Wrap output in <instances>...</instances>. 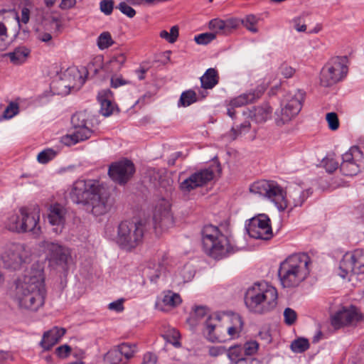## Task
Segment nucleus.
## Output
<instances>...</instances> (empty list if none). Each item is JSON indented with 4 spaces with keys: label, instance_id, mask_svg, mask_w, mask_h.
I'll return each mask as SVG.
<instances>
[{
    "label": "nucleus",
    "instance_id": "nucleus-1",
    "mask_svg": "<svg viewBox=\"0 0 364 364\" xmlns=\"http://www.w3.org/2000/svg\"><path fill=\"white\" fill-rule=\"evenodd\" d=\"M46 294L44 264L37 262L17 281L14 299L20 309L37 311L44 305Z\"/></svg>",
    "mask_w": 364,
    "mask_h": 364
},
{
    "label": "nucleus",
    "instance_id": "nucleus-2",
    "mask_svg": "<svg viewBox=\"0 0 364 364\" xmlns=\"http://www.w3.org/2000/svg\"><path fill=\"white\" fill-rule=\"evenodd\" d=\"M70 194L75 203L86 205L96 216L107 213L112 205L108 190L98 181L77 180Z\"/></svg>",
    "mask_w": 364,
    "mask_h": 364
},
{
    "label": "nucleus",
    "instance_id": "nucleus-3",
    "mask_svg": "<svg viewBox=\"0 0 364 364\" xmlns=\"http://www.w3.org/2000/svg\"><path fill=\"white\" fill-rule=\"evenodd\" d=\"M311 259L306 253H296L282 261L278 269V277L284 288H294L309 275Z\"/></svg>",
    "mask_w": 364,
    "mask_h": 364
},
{
    "label": "nucleus",
    "instance_id": "nucleus-4",
    "mask_svg": "<svg viewBox=\"0 0 364 364\" xmlns=\"http://www.w3.org/2000/svg\"><path fill=\"white\" fill-rule=\"evenodd\" d=\"M245 304L254 314H264L273 311L278 304L277 289L267 282H257L245 294Z\"/></svg>",
    "mask_w": 364,
    "mask_h": 364
},
{
    "label": "nucleus",
    "instance_id": "nucleus-5",
    "mask_svg": "<svg viewBox=\"0 0 364 364\" xmlns=\"http://www.w3.org/2000/svg\"><path fill=\"white\" fill-rule=\"evenodd\" d=\"M145 232V225L141 222L129 220L122 221L116 228L111 230H106V234L122 250L131 252L141 244Z\"/></svg>",
    "mask_w": 364,
    "mask_h": 364
},
{
    "label": "nucleus",
    "instance_id": "nucleus-6",
    "mask_svg": "<svg viewBox=\"0 0 364 364\" xmlns=\"http://www.w3.org/2000/svg\"><path fill=\"white\" fill-rule=\"evenodd\" d=\"M201 235L203 249L208 256L220 259L234 252L229 237L223 235L218 227L205 225Z\"/></svg>",
    "mask_w": 364,
    "mask_h": 364
},
{
    "label": "nucleus",
    "instance_id": "nucleus-7",
    "mask_svg": "<svg viewBox=\"0 0 364 364\" xmlns=\"http://www.w3.org/2000/svg\"><path fill=\"white\" fill-rule=\"evenodd\" d=\"M231 325L225 328L221 324V317L217 314H210L205 320L203 334L210 342H223L224 332L227 331L230 339L238 338L243 328L242 318L235 314L230 318Z\"/></svg>",
    "mask_w": 364,
    "mask_h": 364
},
{
    "label": "nucleus",
    "instance_id": "nucleus-8",
    "mask_svg": "<svg viewBox=\"0 0 364 364\" xmlns=\"http://www.w3.org/2000/svg\"><path fill=\"white\" fill-rule=\"evenodd\" d=\"M39 221V210L22 207L9 213L4 221V225L5 228L11 232H31L38 235L41 232Z\"/></svg>",
    "mask_w": 364,
    "mask_h": 364
},
{
    "label": "nucleus",
    "instance_id": "nucleus-9",
    "mask_svg": "<svg viewBox=\"0 0 364 364\" xmlns=\"http://www.w3.org/2000/svg\"><path fill=\"white\" fill-rule=\"evenodd\" d=\"M32 251L24 243L9 242L0 247V262L3 267L11 270H18L31 262Z\"/></svg>",
    "mask_w": 364,
    "mask_h": 364
},
{
    "label": "nucleus",
    "instance_id": "nucleus-10",
    "mask_svg": "<svg viewBox=\"0 0 364 364\" xmlns=\"http://www.w3.org/2000/svg\"><path fill=\"white\" fill-rule=\"evenodd\" d=\"M250 192L263 196L272 201L279 210L286 209L290 203L287 198V193L273 181L260 180L250 186Z\"/></svg>",
    "mask_w": 364,
    "mask_h": 364
},
{
    "label": "nucleus",
    "instance_id": "nucleus-11",
    "mask_svg": "<svg viewBox=\"0 0 364 364\" xmlns=\"http://www.w3.org/2000/svg\"><path fill=\"white\" fill-rule=\"evenodd\" d=\"M304 100V92L300 90L289 93L281 107L274 112V122L277 127H283L291 122L299 113Z\"/></svg>",
    "mask_w": 364,
    "mask_h": 364
},
{
    "label": "nucleus",
    "instance_id": "nucleus-12",
    "mask_svg": "<svg viewBox=\"0 0 364 364\" xmlns=\"http://www.w3.org/2000/svg\"><path fill=\"white\" fill-rule=\"evenodd\" d=\"M346 63V57H335L331 59L321 71V84L324 87H329L342 80L348 73Z\"/></svg>",
    "mask_w": 364,
    "mask_h": 364
},
{
    "label": "nucleus",
    "instance_id": "nucleus-13",
    "mask_svg": "<svg viewBox=\"0 0 364 364\" xmlns=\"http://www.w3.org/2000/svg\"><path fill=\"white\" fill-rule=\"evenodd\" d=\"M362 273H364V250L346 253L340 262L338 274L344 279L352 274Z\"/></svg>",
    "mask_w": 364,
    "mask_h": 364
},
{
    "label": "nucleus",
    "instance_id": "nucleus-14",
    "mask_svg": "<svg viewBox=\"0 0 364 364\" xmlns=\"http://www.w3.org/2000/svg\"><path fill=\"white\" fill-rule=\"evenodd\" d=\"M246 229L252 238L267 240L273 236L270 219L264 214L252 218Z\"/></svg>",
    "mask_w": 364,
    "mask_h": 364
},
{
    "label": "nucleus",
    "instance_id": "nucleus-15",
    "mask_svg": "<svg viewBox=\"0 0 364 364\" xmlns=\"http://www.w3.org/2000/svg\"><path fill=\"white\" fill-rule=\"evenodd\" d=\"M343 161L340 170L346 176H355L360 171V163L363 159V154L358 146H352L342 156Z\"/></svg>",
    "mask_w": 364,
    "mask_h": 364
},
{
    "label": "nucleus",
    "instance_id": "nucleus-16",
    "mask_svg": "<svg viewBox=\"0 0 364 364\" xmlns=\"http://www.w3.org/2000/svg\"><path fill=\"white\" fill-rule=\"evenodd\" d=\"M135 172L134 164L124 159L110 164L108 170L109 177L116 183L124 185L132 177Z\"/></svg>",
    "mask_w": 364,
    "mask_h": 364
},
{
    "label": "nucleus",
    "instance_id": "nucleus-17",
    "mask_svg": "<svg viewBox=\"0 0 364 364\" xmlns=\"http://www.w3.org/2000/svg\"><path fill=\"white\" fill-rule=\"evenodd\" d=\"M153 219L156 229L165 230L173 226V218L171 213V205L168 200L164 198L158 200Z\"/></svg>",
    "mask_w": 364,
    "mask_h": 364
},
{
    "label": "nucleus",
    "instance_id": "nucleus-18",
    "mask_svg": "<svg viewBox=\"0 0 364 364\" xmlns=\"http://www.w3.org/2000/svg\"><path fill=\"white\" fill-rule=\"evenodd\" d=\"M214 172L210 168H205L192 173L179 184V188L183 193H189L193 190L202 187L213 180Z\"/></svg>",
    "mask_w": 364,
    "mask_h": 364
},
{
    "label": "nucleus",
    "instance_id": "nucleus-19",
    "mask_svg": "<svg viewBox=\"0 0 364 364\" xmlns=\"http://www.w3.org/2000/svg\"><path fill=\"white\" fill-rule=\"evenodd\" d=\"M360 319V315L354 306L342 307L331 316V325L336 329L354 325Z\"/></svg>",
    "mask_w": 364,
    "mask_h": 364
},
{
    "label": "nucleus",
    "instance_id": "nucleus-20",
    "mask_svg": "<svg viewBox=\"0 0 364 364\" xmlns=\"http://www.w3.org/2000/svg\"><path fill=\"white\" fill-rule=\"evenodd\" d=\"M41 247L48 252L50 259L58 265H66L70 259V250L58 243L43 241Z\"/></svg>",
    "mask_w": 364,
    "mask_h": 364
},
{
    "label": "nucleus",
    "instance_id": "nucleus-21",
    "mask_svg": "<svg viewBox=\"0 0 364 364\" xmlns=\"http://www.w3.org/2000/svg\"><path fill=\"white\" fill-rule=\"evenodd\" d=\"M92 133V127L74 128L72 133L63 136L60 141L64 145L70 146L90 139Z\"/></svg>",
    "mask_w": 364,
    "mask_h": 364
},
{
    "label": "nucleus",
    "instance_id": "nucleus-22",
    "mask_svg": "<svg viewBox=\"0 0 364 364\" xmlns=\"http://www.w3.org/2000/svg\"><path fill=\"white\" fill-rule=\"evenodd\" d=\"M64 75L65 78L59 82V85L68 88V90L61 91L62 94H68L72 90H77L85 82V80L77 70H68Z\"/></svg>",
    "mask_w": 364,
    "mask_h": 364
},
{
    "label": "nucleus",
    "instance_id": "nucleus-23",
    "mask_svg": "<svg viewBox=\"0 0 364 364\" xmlns=\"http://www.w3.org/2000/svg\"><path fill=\"white\" fill-rule=\"evenodd\" d=\"M36 20L44 25H50L55 32H60L62 21L57 13L50 11V9H41L37 10Z\"/></svg>",
    "mask_w": 364,
    "mask_h": 364
},
{
    "label": "nucleus",
    "instance_id": "nucleus-24",
    "mask_svg": "<svg viewBox=\"0 0 364 364\" xmlns=\"http://www.w3.org/2000/svg\"><path fill=\"white\" fill-rule=\"evenodd\" d=\"M67 215V209L63 205L55 203L48 208V219L52 225L62 228L65 223Z\"/></svg>",
    "mask_w": 364,
    "mask_h": 364
},
{
    "label": "nucleus",
    "instance_id": "nucleus-25",
    "mask_svg": "<svg viewBox=\"0 0 364 364\" xmlns=\"http://www.w3.org/2000/svg\"><path fill=\"white\" fill-rule=\"evenodd\" d=\"M63 328L53 327L50 331L44 333L41 346L44 350L50 349L55 345L65 333Z\"/></svg>",
    "mask_w": 364,
    "mask_h": 364
},
{
    "label": "nucleus",
    "instance_id": "nucleus-26",
    "mask_svg": "<svg viewBox=\"0 0 364 364\" xmlns=\"http://www.w3.org/2000/svg\"><path fill=\"white\" fill-rule=\"evenodd\" d=\"M97 99L100 104L102 114L105 117L111 115L115 108L112 92L109 90H103L98 93Z\"/></svg>",
    "mask_w": 364,
    "mask_h": 364
},
{
    "label": "nucleus",
    "instance_id": "nucleus-27",
    "mask_svg": "<svg viewBox=\"0 0 364 364\" xmlns=\"http://www.w3.org/2000/svg\"><path fill=\"white\" fill-rule=\"evenodd\" d=\"M265 87L257 88L255 90L242 94L232 99L230 105L235 107L244 106L248 103L253 102L256 99L259 98L264 92Z\"/></svg>",
    "mask_w": 364,
    "mask_h": 364
},
{
    "label": "nucleus",
    "instance_id": "nucleus-28",
    "mask_svg": "<svg viewBox=\"0 0 364 364\" xmlns=\"http://www.w3.org/2000/svg\"><path fill=\"white\" fill-rule=\"evenodd\" d=\"M272 107L267 103L255 107L250 111V117L256 123H264L271 117Z\"/></svg>",
    "mask_w": 364,
    "mask_h": 364
},
{
    "label": "nucleus",
    "instance_id": "nucleus-29",
    "mask_svg": "<svg viewBox=\"0 0 364 364\" xmlns=\"http://www.w3.org/2000/svg\"><path fill=\"white\" fill-rule=\"evenodd\" d=\"M31 54V50L24 46H18L12 52L6 53L5 55L7 56L11 63L16 65H19L24 63Z\"/></svg>",
    "mask_w": 364,
    "mask_h": 364
},
{
    "label": "nucleus",
    "instance_id": "nucleus-30",
    "mask_svg": "<svg viewBox=\"0 0 364 364\" xmlns=\"http://www.w3.org/2000/svg\"><path fill=\"white\" fill-rule=\"evenodd\" d=\"M311 193L309 189L303 190L299 186H290L288 191L294 207L301 206Z\"/></svg>",
    "mask_w": 364,
    "mask_h": 364
},
{
    "label": "nucleus",
    "instance_id": "nucleus-31",
    "mask_svg": "<svg viewBox=\"0 0 364 364\" xmlns=\"http://www.w3.org/2000/svg\"><path fill=\"white\" fill-rule=\"evenodd\" d=\"M218 80L219 75L215 68L208 69L200 77L201 86L204 89H212L218 83Z\"/></svg>",
    "mask_w": 364,
    "mask_h": 364
},
{
    "label": "nucleus",
    "instance_id": "nucleus-32",
    "mask_svg": "<svg viewBox=\"0 0 364 364\" xmlns=\"http://www.w3.org/2000/svg\"><path fill=\"white\" fill-rule=\"evenodd\" d=\"M89 119L90 114L86 111L75 113L71 117L73 129L92 127V123Z\"/></svg>",
    "mask_w": 364,
    "mask_h": 364
},
{
    "label": "nucleus",
    "instance_id": "nucleus-33",
    "mask_svg": "<svg viewBox=\"0 0 364 364\" xmlns=\"http://www.w3.org/2000/svg\"><path fill=\"white\" fill-rule=\"evenodd\" d=\"M182 300L178 294L172 291H166L163 293L161 303L166 307L173 308L178 306Z\"/></svg>",
    "mask_w": 364,
    "mask_h": 364
},
{
    "label": "nucleus",
    "instance_id": "nucleus-34",
    "mask_svg": "<svg viewBox=\"0 0 364 364\" xmlns=\"http://www.w3.org/2000/svg\"><path fill=\"white\" fill-rule=\"evenodd\" d=\"M102 364H126V361L122 360L118 349L114 347L103 355Z\"/></svg>",
    "mask_w": 364,
    "mask_h": 364
},
{
    "label": "nucleus",
    "instance_id": "nucleus-35",
    "mask_svg": "<svg viewBox=\"0 0 364 364\" xmlns=\"http://www.w3.org/2000/svg\"><path fill=\"white\" fill-rule=\"evenodd\" d=\"M120 353L122 360L127 361L132 358L136 352V346L128 343H123L117 346H115Z\"/></svg>",
    "mask_w": 364,
    "mask_h": 364
},
{
    "label": "nucleus",
    "instance_id": "nucleus-36",
    "mask_svg": "<svg viewBox=\"0 0 364 364\" xmlns=\"http://www.w3.org/2000/svg\"><path fill=\"white\" fill-rule=\"evenodd\" d=\"M227 355L228 358L232 363H238L240 360H245L244 358V352L243 348L240 346H234L229 348L228 350H226Z\"/></svg>",
    "mask_w": 364,
    "mask_h": 364
},
{
    "label": "nucleus",
    "instance_id": "nucleus-37",
    "mask_svg": "<svg viewBox=\"0 0 364 364\" xmlns=\"http://www.w3.org/2000/svg\"><path fill=\"white\" fill-rule=\"evenodd\" d=\"M197 101L196 93L191 90L182 92L179 101L178 107H188Z\"/></svg>",
    "mask_w": 364,
    "mask_h": 364
},
{
    "label": "nucleus",
    "instance_id": "nucleus-38",
    "mask_svg": "<svg viewBox=\"0 0 364 364\" xmlns=\"http://www.w3.org/2000/svg\"><path fill=\"white\" fill-rule=\"evenodd\" d=\"M309 342L308 339L299 338L292 341L291 343V349L294 353H302L309 348Z\"/></svg>",
    "mask_w": 364,
    "mask_h": 364
},
{
    "label": "nucleus",
    "instance_id": "nucleus-39",
    "mask_svg": "<svg viewBox=\"0 0 364 364\" xmlns=\"http://www.w3.org/2000/svg\"><path fill=\"white\" fill-rule=\"evenodd\" d=\"M114 43V41L109 32H103L97 38V46L100 50L109 48Z\"/></svg>",
    "mask_w": 364,
    "mask_h": 364
},
{
    "label": "nucleus",
    "instance_id": "nucleus-40",
    "mask_svg": "<svg viewBox=\"0 0 364 364\" xmlns=\"http://www.w3.org/2000/svg\"><path fill=\"white\" fill-rule=\"evenodd\" d=\"M258 23V18L255 15L250 14L246 16L242 20V25L252 33H257L258 29L257 28V24Z\"/></svg>",
    "mask_w": 364,
    "mask_h": 364
},
{
    "label": "nucleus",
    "instance_id": "nucleus-41",
    "mask_svg": "<svg viewBox=\"0 0 364 364\" xmlns=\"http://www.w3.org/2000/svg\"><path fill=\"white\" fill-rule=\"evenodd\" d=\"M159 36L161 38L165 39L168 43H173L176 41L178 37V27L177 26H172L169 33L166 30H163L160 32Z\"/></svg>",
    "mask_w": 364,
    "mask_h": 364
},
{
    "label": "nucleus",
    "instance_id": "nucleus-42",
    "mask_svg": "<svg viewBox=\"0 0 364 364\" xmlns=\"http://www.w3.org/2000/svg\"><path fill=\"white\" fill-rule=\"evenodd\" d=\"M250 124L249 122H245L237 128L232 127L228 136L231 140L235 139L240 135L247 132L250 129Z\"/></svg>",
    "mask_w": 364,
    "mask_h": 364
},
{
    "label": "nucleus",
    "instance_id": "nucleus-43",
    "mask_svg": "<svg viewBox=\"0 0 364 364\" xmlns=\"http://www.w3.org/2000/svg\"><path fill=\"white\" fill-rule=\"evenodd\" d=\"M57 152L52 149H47L41 151L37 156L38 161L41 164H46L55 157Z\"/></svg>",
    "mask_w": 364,
    "mask_h": 364
},
{
    "label": "nucleus",
    "instance_id": "nucleus-44",
    "mask_svg": "<svg viewBox=\"0 0 364 364\" xmlns=\"http://www.w3.org/2000/svg\"><path fill=\"white\" fill-rule=\"evenodd\" d=\"M166 341L173 346L178 347L180 346L178 339L180 338V333L175 328L169 329L164 336Z\"/></svg>",
    "mask_w": 364,
    "mask_h": 364
},
{
    "label": "nucleus",
    "instance_id": "nucleus-45",
    "mask_svg": "<svg viewBox=\"0 0 364 364\" xmlns=\"http://www.w3.org/2000/svg\"><path fill=\"white\" fill-rule=\"evenodd\" d=\"M214 33H204L195 36L194 40L199 45H206L215 38Z\"/></svg>",
    "mask_w": 364,
    "mask_h": 364
},
{
    "label": "nucleus",
    "instance_id": "nucleus-46",
    "mask_svg": "<svg viewBox=\"0 0 364 364\" xmlns=\"http://www.w3.org/2000/svg\"><path fill=\"white\" fill-rule=\"evenodd\" d=\"M284 318L287 325L291 326L297 319V314L294 309L286 308L284 311Z\"/></svg>",
    "mask_w": 364,
    "mask_h": 364
},
{
    "label": "nucleus",
    "instance_id": "nucleus-47",
    "mask_svg": "<svg viewBox=\"0 0 364 364\" xmlns=\"http://www.w3.org/2000/svg\"><path fill=\"white\" fill-rule=\"evenodd\" d=\"M209 28L215 33L220 31L225 33V21L219 18L213 19L209 22Z\"/></svg>",
    "mask_w": 364,
    "mask_h": 364
},
{
    "label": "nucleus",
    "instance_id": "nucleus-48",
    "mask_svg": "<svg viewBox=\"0 0 364 364\" xmlns=\"http://www.w3.org/2000/svg\"><path fill=\"white\" fill-rule=\"evenodd\" d=\"M326 119L330 129L335 131L339 127V120L335 112H329L326 114Z\"/></svg>",
    "mask_w": 364,
    "mask_h": 364
},
{
    "label": "nucleus",
    "instance_id": "nucleus-49",
    "mask_svg": "<svg viewBox=\"0 0 364 364\" xmlns=\"http://www.w3.org/2000/svg\"><path fill=\"white\" fill-rule=\"evenodd\" d=\"M243 352L244 354L247 355H252L257 353L259 348V344L257 341H250L246 342L244 345Z\"/></svg>",
    "mask_w": 364,
    "mask_h": 364
},
{
    "label": "nucleus",
    "instance_id": "nucleus-50",
    "mask_svg": "<svg viewBox=\"0 0 364 364\" xmlns=\"http://www.w3.org/2000/svg\"><path fill=\"white\" fill-rule=\"evenodd\" d=\"M117 9H118L123 14L129 18H133L136 14L135 10L128 4V2L123 1L119 3L117 6Z\"/></svg>",
    "mask_w": 364,
    "mask_h": 364
},
{
    "label": "nucleus",
    "instance_id": "nucleus-51",
    "mask_svg": "<svg viewBox=\"0 0 364 364\" xmlns=\"http://www.w3.org/2000/svg\"><path fill=\"white\" fill-rule=\"evenodd\" d=\"M323 166L328 173H333L338 168V162L333 158H326L323 161Z\"/></svg>",
    "mask_w": 364,
    "mask_h": 364
},
{
    "label": "nucleus",
    "instance_id": "nucleus-52",
    "mask_svg": "<svg viewBox=\"0 0 364 364\" xmlns=\"http://www.w3.org/2000/svg\"><path fill=\"white\" fill-rule=\"evenodd\" d=\"M127 58L124 54L119 53L116 55H114L111 60L110 63L113 67H116L117 69H120L121 67L126 62Z\"/></svg>",
    "mask_w": 364,
    "mask_h": 364
},
{
    "label": "nucleus",
    "instance_id": "nucleus-53",
    "mask_svg": "<svg viewBox=\"0 0 364 364\" xmlns=\"http://www.w3.org/2000/svg\"><path fill=\"white\" fill-rule=\"evenodd\" d=\"M129 84H130V81L124 79L122 75H114L111 78V86L114 88Z\"/></svg>",
    "mask_w": 364,
    "mask_h": 364
},
{
    "label": "nucleus",
    "instance_id": "nucleus-54",
    "mask_svg": "<svg viewBox=\"0 0 364 364\" xmlns=\"http://www.w3.org/2000/svg\"><path fill=\"white\" fill-rule=\"evenodd\" d=\"M100 7L102 13L109 15L114 8V1L112 0H102L100 4Z\"/></svg>",
    "mask_w": 364,
    "mask_h": 364
},
{
    "label": "nucleus",
    "instance_id": "nucleus-55",
    "mask_svg": "<svg viewBox=\"0 0 364 364\" xmlns=\"http://www.w3.org/2000/svg\"><path fill=\"white\" fill-rule=\"evenodd\" d=\"M18 109V107L15 103H11L6 108V109L4 112L3 117L4 119H11L13 117L15 114H17Z\"/></svg>",
    "mask_w": 364,
    "mask_h": 364
},
{
    "label": "nucleus",
    "instance_id": "nucleus-56",
    "mask_svg": "<svg viewBox=\"0 0 364 364\" xmlns=\"http://www.w3.org/2000/svg\"><path fill=\"white\" fill-rule=\"evenodd\" d=\"M149 172V176L151 177V180L153 181L154 183L159 182V184L162 183V175L165 172L164 170L152 168L150 169Z\"/></svg>",
    "mask_w": 364,
    "mask_h": 364
},
{
    "label": "nucleus",
    "instance_id": "nucleus-57",
    "mask_svg": "<svg viewBox=\"0 0 364 364\" xmlns=\"http://www.w3.org/2000/svg\"><path fill=\"white\" fill-rule=\"evenodd\" d=\"M30 18V11L28 8L23 7L21 11V17L16 14V19L18 21V23H23L26 24L29 21Z\"/></svg>",
    "mask_w": 364,
    "mask_h": 364
},
{
    "label": "nucleus",
    "instance_id": "nucleus-58",
    "mask_svg": "<svg viewBox=\"0 0 364 364\" xmlns=\"http://www.w3.org/2000/svg\"><path fill=\"white\" fill-rule=\"evenodd\" d=\"M226 353V348L224 346H210L208 347V355L216 358Z\"/></svg>",
    "mask_w": 364,
    "mask_h": 364
},
{
    "label": "nucleus",
    "instance_id": "nucleus-59",
    "mask_svg": "<svg viewBox=\"0 0 364 364\" xmlns=\"http://www.w3.org/2000/svg\"><path fill=\"white\" fill-rule=\"evenodd\" d=\"M124 301L123 299H119L117 301H114L108 305V309L111 311H114L116 312H122L124 310Z\"/></svg>",
    "mask_w": 364,
    "mask_h": 364
},
{
    "label": "nucleus",
    "instance_id": "nucleus-60",
    "mask_svg": "<svg viewBox=\"0 0 364 364\" xmlns=\"http://www.w3.org/2000/svg\"><path fill=\"white\" fill-rule=\"evenodd\" d=\"M280 72L284 77L289 78L294 75L295 70L287 64H282L279 68Z\"/></svg>",
    "mask_w": 364,
    "mask_h": 364
},
{
    "label": "nucleus",
    "instance_id": "nucleus-61",
    "mask_svg": "<svg viewBox=\"0 0 364 364\" xmlns=\"http://www.w3.org/2000/svg\"><path fill=\"white\" fill-rule=\"evenodd\" d=\"M71 351V348L68 345H63L58 347L55 350L57 355L60 358L67 357Z\"/></svg>",
    "mask_w": 364,
    "mask_h": 364
},
{
    "label": "nucleus",
    "instance_id": "nucleus-62",
    "mask_svg": "<svg viewBox=\"0 0 364 364\" xmlns=\"http://www.w3.org/2000/svg\"><path fill=\"white\" fill-rule=\"evenodd\" d=\"M166 268L165 267L161 265L160 264H159L158 265V267L156 269V270L154 271V273L151 272V267H149V271H150V272H149V277L151 279V281L154 280V279H156L157 278L159 277V276L163 273L164 272Z\"/></svg>",
    "mask_w": 364,
    "mask_h": 364
},
{
    "label": "nucleus",
    "instance_id": "nucleus-63",
    "mask_svg": "<svg viewBox=\"0 0 364 364\" xmlns=\"http://www.w3.org/2000/svg\"><path fill=\"white\" fill-rule=\"evenodd\" d=\"M157 361L156 356L151 353H146L144 355L142 364H156Z\"/></svg>",
    "mask_w": 364,
    "mask_h": 364
},
{
    "label": "nucleus",
    "instance_id": "nucleus-64",
    "mask_svg": "<svg viewBox=\"0 0 364 364\" xmlns=\"http://www.w3.org/2000/svg\"><path fill=\"white\" fill-rule=\"evenodd\" d=\"M184 281H188L193 277V272L190 267L185 266L181 272Z\"/></svg>",
    "mask_w": 364,
    "mask_h": 364
}]
</instances>
